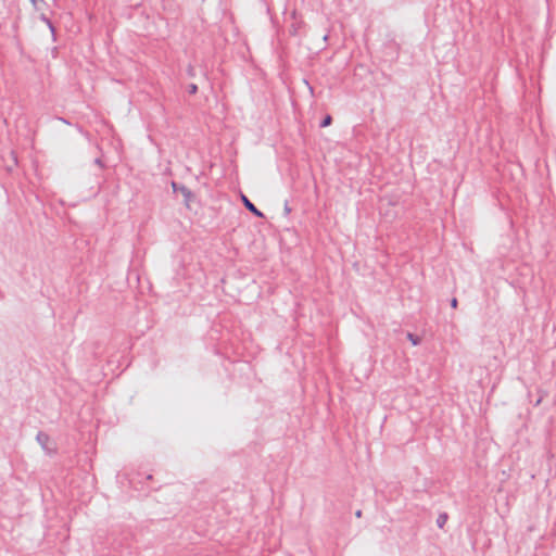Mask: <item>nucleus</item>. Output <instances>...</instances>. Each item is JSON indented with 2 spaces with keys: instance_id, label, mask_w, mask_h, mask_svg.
Returning <instances> with one entry per match:
<instances>
[{
  "instance_id": "f257e3e1",
  "label": "nucleus",
  "mask_w": 556,
  "mask_h": 556,
  "mask_svg": "<svg viewBox=\"0 0 556 556\" xmlns=\"http://www.w3.org/2000/svg\"><path fill=\"white\" fill-rule=\"evenodd\" d=\"M241 199H242V201H243V203H244L245 207H247L250 212H252L255 216H257V217H263V216H264V215H263V213H262L261 211H258V210L255 207V205H254L253 203H251V202H250V200H249L245 195H242V197H241Z\"/></svg>"
},
{
  "instance_id": "39448f33",
  "label": "nucleus",
  "mask_w": 556,
  "mask_h": 556,
  "mask_svg": "<svg viewBox=\"0 0 556 556\" xmlns=\"http://www.w3.org/2000/svg\"><path fill=\"white\" fill-rule=\"evenodd\" d=\"M361 515H362L361 510L356 511L357 517H361Z\"/></svg>"
},
{
  "instance_id": "7ed1b4c3",
  "label": "nucleus",
  "mask_w": 556,
  "mask_h": 556,
  "mask_svg": "<svg viewBox=\"0 0 556 556\" xmlns=\"http://www.w3.org/2000/svg\"><path fill=\"white\" fill-rule=\"evenodd\" d=\"M446 519H447L446 515L440 516L438 519L439 526L442 527L445 523Z\"/></svg>"
},
{
  "instance_id": "f03ea898",
  "label": "nucleus",
  "mask_w": 556,
  "mask_h": 556,
  "mask_svg": "<svg viewBox=\"0 0 556 556\" xmlns=\"http://www.w3.org/2000/svg\"><path fill=\"white\" fill-rule=\"evenodd\" d=\"M332 119H331V116H326L321 123V127H327L331 124Z\"/></svg>"
},
{
  "instance_id": "20e7f679",
  "label": "nucleus",
  "mask_w": 556,
  "mask_h": 556,
  "mask_svg": "<svg viewBox=\"0 0 556 556\" xmlns=\"http://www.w3.org/2000/svg\"><path fill=\"white\" fill-rule=\"evenodd\" d=\"M457 304H458L457 299H455V298H454V299L451 301V305H452V307H453V308H456V307H457Z\"/></svg>"
}]
</instances>
